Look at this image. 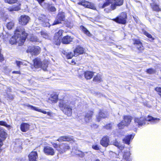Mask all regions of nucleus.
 <instances>
[{"mask_svg": "<svg viewBox=\"0 0 161 161\" xmlns=\"http://www.w3.org/2000/svg\"><path fill=\"white\" fill-rule=\"evenodd\" d=\"M59 106L65 114L70 116L72 114V110L75 108V105L73 102L63 101L60 103Z\"/></svg>", "mask_w": 161, "mask_h": 161, "instance_id": "nucleus-1", "label": "nucleus"}, {"mask_svg": "<svg viewBox=\"0 0 161 161\" xmlns=\"http://www.w3.org/2000/svg\"><path fill=\"white\" fill-rule=\"evenodd\" d=\"M160 119L155 118L152 116H148L147 119L142 117L140 118H136L134 119L136 123H137L139 127L142 126L146 124H148V122H149L151 124H155L159 121Z\"/></svg>", "mask_w": 161, "mask_h": 161, "instance_id": "nucleus-2", "label": "nucleus"}, {"mask_svg": "<svg viewBox=\"0 0 161 161\" xmlns=\"http://www.w3.org/2000/svg\"><path fill=\"white\" fill-rule=\"evenodd\" d=\"M20 41V28L17 27L14 31V35L10 38L9 42L11 44H15L18 43L19 45V42Z\"/></svg>", "mask_w": 161, "mask_h": 161, "instance_id": "nucleus-3", "label": "nucleus"}, {"mask_svg": "<svg viewBox=\"0 0 161 161\" xmlns=\"http://www.w3.org/2000/svg\"><path fill=\"white\" fill-rule=\"evenodd\" d=\"M127 18L126 13L125 12H123L115 18L114 19L112 20L117 23L125 24L126 23Z\"/></svg>", "mask_w": 161, "mask_h": 161, "instance_id": "nucleus-4", "label": "nucleus"}, {"mask_svg": "<svg viewBox=\"0 0 161 161\" xmlns=\"http://www.w3.org/2000/svg\"><path fill=\"white\" fill-rule=\"evenodd\" d=\"M38 19L40 23L44 27H49L51 26V25L48 22L49 20L47 18L46 16L43 14H39Z\"/></svg>", "mask_w": 161, "mask_h": 161, "instance_id": "nucleus-5", "label": "nucleus"}, {"mask_svg": "<svg viewBox=\"0 0 161 161\" xmlns=\"http://www.w3.org/2000/svg\"><path fill=\"white\" fill-rule=\"evenodd\" d=\"M65 19V15L64 12H59L54 22L51 24L52 25L59 24Z\"/></svg>", "mask_w": 161, "mask_h": 161, "instance_id": "nucleus-6", "label": "nucleus"}, {"mask_svg": "<svg viewBox=\"0 0 161 161\" xmlns=\"http://www.w3.org/2000/svg\"><path fill=\"white\" fill-rule=\"evenodd\" d=\"M38 3L44 8L47 9L51 12H53L56 11V8L54 6H51L48 3H46L45 1H37Z\"/></svg>", "mask_w": 161, "mask_h": 161, "instance_id": "nucleus-7", "label": "nucleus"}, {"mask_svg": "<svg viewBox=\"0 0 161 161\" xmlns=\"http://www.w3.org/2000/svg\"><path fill=\"white\" fill-rule=\"evenodd\" d=\"M27 53H30L33 55H37L40 52V48L38 46H31L28 47L27 50Z\"/></svg>", "mask_w": 161, "mask_h": 161, "instance_id": "nucleus-8", "label": "nucleus"}, {"mask_svg": "<svg viewBox=\"0 0 161 161\" xmlns=\"http://www.w3.org/2000/svg\"><path fill=\"white\" fill-rule=\"evenodd\" d=\"M114 2L111 3V8H105L104 11L106 13H108L111 11V9L114 10L115 9L117 6H120L123 4V1H114Z\"/></svg>", "mask_w": 161, "mask_h": 161, "instance_id": "nucleus-9", "label": "nucleus"}, {"mask_svg": "<svg viewBox=\"0 0 161 161\" xmlns=\"http://www.w3.org/2000/svg\"><path fill=\"white\" fill-rule=\"evenodd\" d=\"M70 147L67 143H62L59 145V149L58 151L60 153H63L70 149Z\"/></svg>", "mask_w": 161, "mask_h": 161, "instance_id": "nucleus-10", "label": "nucleus"}, {"mask_svg": "<svg viewBox=\"0 0 161 161\" xmlns=\"http://www.w3.org/2000/svg\"><path fill=\"white\" fill-rule=\"evenodd\" d=\"M78 4L86 8L92 9L95 8L94 4L87 1H81V2H79Z\"/></svg>", "mask_w": 161, "mask_h": 161, "instance_id": "nucleus-11", "label": "nucleus"}, {"mask_svg": "<svg viewBox=\"0 0 161 161\" xmlns=\"http://www.w3.org/2000/svg\"><path fill=\"white\" fill-rule=\"evenodd\" d=\"M7 133L4 130L0 127V147L3 145L2 141L4 140L6 137Z\"/></svg>", "mask_w": 161, "mask_h": 161, "instance_id": "nucleus-12", "label": "nucleus"}, {"mask_svg": "<svg viewBox=\"0 0 161 161\" xmlns=\"http://www.w3.org/2000/svg\"><path fill=\"white\" fill-rule=\"evenodd\" d=\"M43 150L45 153L47 155H53L55 153L54 149L49 146L45 147Z\"/></svg>", "mask_w": 161, "mask_h": 161, "instance_id": "nucleus-13", "label": "nucleus"}, {"mask_svg": "<svg viewBox=\"0 0 161 161\" xmlns=\"http://www.w3.org/2000/svg\"><path fill=\"white\" fill-rule=\"evenodd\" d=\"M26 106L31 109L42 113L44 114H47L49 116H51V113L50 112H47L45 111L39 109L38 108L36 107L33 106L29 104H28Z\"/></svg>", "mask_w": 161, "mask_h": 161, "instance_id": "nucleus-14", "label": "nucleus"}, {"mask_svg": "<svg viewBox=\"0 0 161 161\" xmlns=\"http://www.w3.org/2000/svg\"><path fill=\"white\" fill-rule=\"evenodd\" d=\"M27 80V82L26 83L28 85L35 86L36 83V78L32 76H31L30 78H28L27 76L25 77Z\"/></svg>", "mask_w": 161, "mask_h": 161, "instance_id": "nucleus-15", "label": "nucleus"}, {"mask_svg": "<svg viewBox=\"0 0 161 161\" xmlns=\"http://www.w3.org/2000/svg\"><path fill=\"white\" fill-rule=\"evenodd\" d=\"M63 32V31L62 30H60L58 32L55 33L54 36V39L57 41V43H56L57 45H58L60 43L61 36L62 35Z\"/></svg>", "mask_w": 161, "mask_h": 161, "instance_id": "nucleus-16", "label": "nucleus"}, {"mask_svg": "<svg viewBox=\"0 0 161 161\" xmlns=\"http://www.w3.org/2000/svg\"><path fill=\"white\" fill-rule=\"evenodd\" d=\"M84 52V49L82 47L78 46L74 51V56H77L79 54H82Z\"/></svg>", "mask_w": 161, "mask_h": 161, "instance_id": "nucleus-17", "label": "nucleus"}, {"mask_svg": "<svg viewBox=\"0 0 161 161\" xmlns=\"http://www.w3.org/2000/svg\"><path fill=\"white\" fill-rule=\"evenodd\" d=\"M133 43L135 45L137 48L140 51L143 50L144 49L141 42L139 39L134 40Z\"/></svg>", "mask_w": 161, "mask_h": 161, "instance_id": "nucleus-18", "label": "nucleus"}, {"mask_svg": "<svg viewBox=\"0 0 161 161\" xmlns=\"http://www.w3.org/2000/svg\"><path fill=\"white\" fill-rule=\"evenodd\" d=\"M109 140L107 136L103 137L100 141V144L104 147H107L109 144Z\"/></svg>", "mask_w": 161, "mask_h": 161, "instance_id": "nucleus-19", "label": "nucleus"}, {"mask_svg": "<svg viewBox=\"0 0 161 161\" xmlns=\"http://www.w3.org/2000/svg\"><path fill=\"white\" fill-rule=\"evenodd\" d=\"M30 17L26 15L21 16V25H26L29 21Z\"/></svg>", "mask_w": 161, "mask_h": 161, "instance_id": "nucleus-20", "label": "nucleus"}, {"mask_svg": "<svg viewBox=\"0 0 161 161\" xmlns=\"http://www.w3.org/2000/svg\"><path fill=\"white\" fill-rule=\"evenodd\" d=\"M134 135L132 134L129 135L125 136V138L123 139V141L125 143L129 145L130 141L134 137Z\"/></svg>", "mask_w": 161, "mask_h": 161, "instance_id": "nucleus-21", "label": "nucleus"}, {"mask_svg": "<svg viewBox=\"0 0 161 161\" xmlns=\"http://www.w3.org/2000/svg\"><path fill=\"white\" fill-rule=\"evenodd\" d=\"M30 161H36V158L38 157L37 153L36 151L32 152L29 155Z\"/></svg>", "mask_w": 161, "mask_h": 161, "instance_id": "nucleus-22", "label": "nucleus"}, {"mask_svg": "<svg viewBox=\"0 0 161 161\" xmlns=\"http://www.w3.org/2000/svg\"><path fill=\"white\" fill-rule=\"evenodd\" d=\"M93 113L92 111H89L86 113L84 119L86 123H88L91 121Z\"/></svg>", "mask_w": 161, "mask_h": 161, "instance_id": "nucleus-23", "label": "nucleus"}, {"mask_svg": "<svg viewBox=\"0 0 161 161\" xmlns=\"http://www.w3.org/2000/svg\"><path fill=\"white\" fill-rule=\"evenodd\" d=\"M73 140L72 137L68 136H63L59 137L57 141L61 142L62 141H70Z\"/></svg>", "mask_w": 161, "mask_h": 161, "instance_id": "nucleus-24", "label": "nucleus"}, {"mask_svg": "<svg viewBox=\"0 0 161 161\" xmlns=\"http://www.w3.org/2000/svg\"><path fill=\"white\" fill-rule=\"evenodd\" d=\"M21 32H22V34H21V46L25 42L28 36L27 33H26L24 31H23L22 29L21 28Z\"/></svg>", "mask_w": 161, "mask_h": 161, "instance_id": "nucleus-25", "label": "nucleus"}, {"mask_svg": "<svg viewBox=\"0 0 161 161\" xmlns=\"http://www.w3.org/2000/svg\"><path fill=\"white\" fill-rule=\"evenodd\" d=\"M30 125L27 123L23 122L21 124V130L23 132H26L29 130Z\"/></svg>", "mask_w": 161, "mask_h": 161, "instance_id": "nucleus-26", "label": "nucleus"}, {"mask_svg": "<svg viewBox=\"0 0 161 161\" xmlns=\"http://www.w3.org/2000/svg\"><path fill=\"white\" fill-rule=\"evenodd\" d=\"M72 39L69 36H64L62 39V42L64 44H69L72 41Z\"/></svg>", "mask_w": 161, "mask_h": 161, "instance_id": "nucleus-27", "label": "nucleus"}, {"mask_svg": "<svg viewBox=\"0 0 161 161\" xmlns=\"http://www.w3.org/2000/svg\"><path fill=\"white\" fill-rule=\"evenodd\" d=\"M111 142L112 144L117 147L120 150H122L124 148V145L120 144L116 140Z\"/></svg>", "mask_w": 161, "mask_h": 161, "instance_id": "nucleus-28", "label": "nucleus"}, {"mask_svg": "<svg viewBox=\"0 0 161 161\" xmlns=\"http://www.w3.org/2000/svg\"><path fill=\"white\" fill-rule=\"evenodd\" d=\"M42 62L39 58H37L33 60L34 66L36 68H40L41 66Z\"/></svg>", "mask_w": 161, "mask_h": 161, "instance_id": "nucleus-29", "label": "nucleus"}, {"mask_svg": "<svg viewBox=\"0 0 161 161\" xmlns=\"http://www.w3.org/2000/svg\"><path fill=\"white\" fill-rule=\"evenodd\" d=\"M131 119V117L130 116H125L124 117V120L122 121H124V125H126L127 126L130 124Z\"/></svg>", "mask_w": 161, "mask_h": 161, "instance_id": "nucleus-30", "label": "nucleus"}, {"mask_svg": "<svg viewBox=\"0 0 161 161\" xmlns=\"http://www.w3.org/2000/svg\"><path fill=\"white\" fill-rule=\"evenodd\" d=\"M130 152L129 151H125L124 153L123 158L126 161H130L131 159L130 157Z\"/></svg>", "mask_w": 161, "mask_h": 161, "instance_id": "nucleus-31", "label": "nucleus"}, {"mask_svg": "<svg viewBox=\"0 0 161 161\" xmlns=\"http://www.w3.org/2000/svg\"><path fill=\"white\" fill-rule=\"evenodd\" d=\"M107 115L102 112V111L100 110L99 114L97 116V120L99 122L101 118H105L107 117Z\"/></svg>", "mask_w": 161, "mask_h": 161, "instance_id": "nucleus-32", "label": "nucleus"}, {"mask_svg": "<svg viewBox=\"0 0 161 161\" xmlns=\"http://www.w3.org/2000/svg\"><path fill=\"white\" fill-rule=\"evenodd\" d=\"M152 8L154 11H158L161 10V8L159 7V5L154 2L150 3Z\"/></svg>", "mask_w": 161, "mask_h": 161, "instance_id": "nucleus-33", "label": "nucleus"}, {"mask_svg": "<svg viewBox=\"0 0 161 161\" xmlns=\"http://www.w3.org/2000/svg\"><path fill=\"white\" fill-rule=\"evenodd\" d=\"M93 75V73L91 71H86L84 73V76L86 79H91Z\"/></svg>", "mask_w": 161, "mask_h": 161, "instance_id": "nucleus-34", "label": "nucleus"}, {"mask_svg": "<svg viewBox=\"0 0 161 161\" xmlns=\"http://www.w3.org/2000/svg\"><path fill=\"white\" fill-rule=\"evenodd\" d=\"M80 28L82 30L83 32L87 36H91V34L90 32L86 28L84 27L83 25H81L80 26Z\"/></svg>", "mask_w": 161, "mask_h": 161, "instance_id": "nucleus-35", "label": "nucleus"}, {"mask_svg": "<svg viewBox=\"0 0 161 161\" xmlns=\"http://www.w3.org/2000/svg\"><path fill=\"white\" fill-rule=\"evenodd\" d=\"M64 55H65L66 58L68 59H71L74 56V54L72 52H70L69 53L66 52L65 51L63 52Z\"/></svg>", "mask_w": 161, "mask_h": 161, "instance_id": "nucleus-36", "label": "nucleus"}, {"mask_svg": "<svg viewBox=\"0 0 161 161\" xmlns=\"http://www.w3.org/2000/svg\"><path fill=\"white\" fill-rule=\"evenodd\" d=\"M30 40L32 42H40L39 39L37 38V37L34 36V35L33 34H31L30 35Z\"/></svg>", "mask_w": 161, "mask_h": 161, "instance_id": "nucleus-37", "label": "nucleus"}, {"mask_svg": "<svg viewBox=\"0 0 161 161\" xmlns=\"http://www.w3.org/2000/svg\"><path fill=\"white\" fill-rule=\"evenodd\" d=\"M47 61H44L43 62H42L41 66L40 67L41 68L44 70H47Z\"/></svg>", "mask_w": 161, "mask_h": 161, "instance_id": "nucleus-38", "label": "nucleus"}, {"mask_svg": "<svg viewBox=\"0 0 161 161\" xmlns=\"http://www.w3.org/2000/svg\"><path fill=\"white\" fill-rule=\"evenodd\" d=\"M142 32L147 37L150 38L151 40L152 41L153 40H154V38L152 36L148 33L146 31L144 30H142Z\"/></svg>", "mask_w": 161, "mask_h": 161, "instance_id": "nucleus-39", "label": "nucleus"}, {"mask_svg": "<svg viewBox=\"0 0 161 161\" xmlns=\"http://www.w3.org/2000/svg\"><path fill=\"white\" fill-rule=\"evenodd\" d=\"M49 99L51 100L52 103H56L57 102L58 99V96L56 95H54L53 96H51Z\"/></svg>", "mask_w": 161, "mask_h": 161, "instance_id": "nucleus-40", "label": "nucleus"}, {"mask_svg": "<svg viewBox=\"0 0 161 161\" xmlns=\"http://www.w3.org/2000/svg\"><path fill=\"white\" fill-rule=\"evenodd\" d=\"M146 71L148 74H155L156 72V70L153 69L149 68L147 69Z\"/></svg>", "mask_w": 161, "mask_h": 161, "instance_id": "nucleus-41", "label": "nucleus"}, {"mask_svg": "<svg viewBox=\"0 0 161 161\" xmlns=\"http://www.w3.org/2000/svg\"><path fill=\"white\" fill-rule=\"evenodd\" d=\"M14 23L13 21H11L8 22L7 25V27L9 30H11L14 26Z\"/></svg>", "mask_w": 161, "mask_h": 161, "instance_id": "nucleus-42", "label": "nucleus"}, {"mask_svg": "<svg viewBox=\"0 0 161 161\" xmlns=\"http://www.w3.org/2000/svg\"><path fill=\"white\" fill-rule=\"evenodd\" d=\"M42 36L44 38L46 39H47L49 38V36L47 33L45 31H42L40 32Z\"/></svg>", "mask_w": 161, "mask_h": 161, "instance_id": "nucleus-43", "label": "nucleus"}, {"mask_svg": "<svg viewBox=\"0 0 161 161\" xmlns=\"http://www.w3.org/2000/svg\"><path fill=\"white\" fill-rule=\"evenodd\" d=\"M93 81L99 82L101 80V76L99 75H97L95 76L93 79Z\"/></svg>", "mask_w": 161, "mask_h": 161, "instance_id": "nucleus-44", "label": "nucleus"}, {"mask_svg": "<svg viewBox=\"0 0 161 161\" xmlns=\"http://www.w3.org/2000/svg\"><path fill=\"white\" fill-rule=\"evenodd\" d=\"M65 25L67 27L70 28H72L73 26V23L69 21L66 22Z\"/></svg>", "mask_w": 161, "mask_h": 161, "instance_id": "nucleus-45", "label": "nucleus"}, {"mask_svg": "<svg viewBox=\"0 0 161 161\" xmlns=\"http://www.w3.org/2000/svg\"><path fill=\"white\" fill-rule=\"evenodd\" d=\"M0 125L4 126L7 128H9L10 127V125H8L6 122L3 121H0Z\"/></svg>", "mask_w": 161, "mask_h": 161, "instance_id": "nucleus-46", "label": "nucleus"}, {"mask_svg": "<svg viewBox=\"0 0 161 161\" xmlns=\"http://www.w3.org/2000/svg\"><path fill=\"white\" fill-rule=\"evenodd\" d=\"M8 9L10 11H18L19 9V6H17L13 8H9Z\"/></svg>", "mask_w": 161, "mask_h": 161, "instance_id": "nucleus-47", "label": "nucleus"}, {"mask_svg": "<svg viewBox=\"0 0 161 161\" xmlns=\"http://www.w3.org/2000/svg\"><path fill=\"white\" fill-rule=\"evenodd\" d=\"M124 121H122L120 123L118 124V127L119 129L123 128L125 126H126V125H124Z\"/></svg>", "mask_w": 161, "mask_h": 161, "instance_id": "nucleus-48", "label": "nucleus"}, {"mask_svg": "<svg viewBox=\"0 0 161 161\" xmlns=\"http://www.w3.org/2000/svg\"><path fill=\"white\" fill-rule=\"evenodd\" d=\"M110 3V1H107L103 5L102 8H104L109 5Z\"/></svg>", "mask_w": 161, "mask_h": 161, "instance_id": "nucleus-49", "label": "nucleus"}, {"mask_svg": "<svg viewBox=\"0 0 161 161\" xmlns=\"http://www.w3.org/2000/svg\"><path fill=\"white\" fill-rule=\"evenodd\" d=\"M155 90L161 96V88L160 87H157L155 88Z\"/></svg>", "mask_w": 161, "mask_h": 161, "instance_id": "nucleus-50", "label": "nucleus"}, {"mask_svg": "<svg viewBox=\"0 0 161 161\" xmlns=\"http://www.w3.org/2000/svg\"><path fill=\"white\" fill-rule=\"evenodd\" d=\"M112 125L111 124H109L107 125H106L104 127L105 128L107 129H110L112 128Z\"/></svg>", "mask_w": 161, "mask_h": 161, "instance_id": "nucleus-51", "label": "nucleus"}, {"mask_svg": "<svg viewBox=\"0 0 161 161\" xmlns=\"http://www.w3.org/2000/svg\"><path fill=\"white\" fill-rule=\"evenodd\" d=\"M53 145L55 148L58 151V149H59V145H58L57 144L55 143H53Z\"/></svg>", "mask_w": 161, "mask_h": 161, "instance_id": "nucleus-52", "label": "nucleus"}, {"mask_svg": "<svg viewBox=\"0 0 161 161\" xmlns=\"http://www.w3.org/2000/svg\"><path fill=\"white\" fill-rule=\"evenodd\" d=\"M92 148L95 150H98L99 149V147L97 145H93L92 146Z\"/></svg>", "mask_w": 161, "mask_h": 161, "instance_id": "nucleus-53", "label": "nucleus"}, {"mask_svg": "<svg viewBox=\"0 0 161 161\" xmlns=\"http://www.w3.org/2000/svg\"><path fill=\"white\" fill-rule=\"evenodd\" d=\"M5 1V3H10V4H12V3H15V2H13V1H14L9 0V1Z\"/></svg>", "mask_w": 161, "mask_h": 161, "instance_id": "nucleus-54", "label": "nucleus"}, {"mask_svg": "<svg viewBox=\"0 0 161 161\" xmlns=\"http://www.w3.org/2000/svg\"><path fill=\"white\" fill-rule=\"evenodd\" d=\"M3 60V56L1 53V49H0V62H1Z\"/></svg>", "mask_w": 161, "mask_h": 161, "instance_id": "nucleus-55", "label": "nucleus"}, {"mask_svg": "<svg viewBox=\"0 0 161 161\" xmlns=\"http://www.w3.org/2000/svg\"><path fill=\"white\" fill-rule=\"evenodd\" d=\"M12 73H16V74H19L20 72H19V71H13Z\"/></svg>", "mask_w": 161, "mask_h": 161, "instance_id": "nucleus-56", "label": "nucleus"}, {"mask_svg": "<svg viewBox=\"0 0 161 161\" xmlns=\"http://www.w3.org/2000/svg\"><path fill=\"white\" fill-rule=\"evenodd\" d=\"M16 63L17 65L19 67L20 65V61H16Z\"/></svg>", "mask_w": 161, "mask_h": 161, "instance_id": "nucleus-57", "label": "nucleus"}, {"mask_svg": "<svg viewBox=\"0 0 161 161\" xmlns=\"http://www.w3.org/2000/svg\"><path fill=\"white\" fill-rule=\"evenodd\" d=\"M111 153H112L114 156L115 155L116 157H117V158L119 157L117 156V154L115 153L112 152H111L110 153L111 154Z\"/></svg>", "mask_w": 161, "mask_h": 161, "instance_id": "nucleus-58", "label": "nucleus"}, {"mask_svg": "<svg viewBox=\"0 0 161 161\" xmlns=\"http://www.w3.org/2000/svg\"><path fill=\"white\" fill-rule=\"evenodd\" d=\"M133 17L134 20H135V21L137 23L138 21V19H137L138 18L137 17V18L135 17H134V16Z\"/></svg>", "mask_w": 161, "mask_h": 161, "instance_id": "nucleus-59", "label": "nucleus"}, {"mask_svg": "<svg viewBox=\"0 0 161 161\" xmlns=\"http://www.w3.org/2000/svg\"><path fill=\"white\" fill-rule=\"evenodd\" d=\"M19 22H20V20L19 19Z\"/></svg>", "mask_w": 161, "mask_h": 161, "instance_id": "nucleus-60", "label": "nucleus"}, {"mask_svg": "<svg viewBox=\"0 0 161 161\" xmlns=\"http://www.w3.org/2000/svg\"><path fill=\"white\" fill-rule=\"evenodd\" d=\"M75 153L76 154H78V153Z\"/></svg>", "mask_w": 161, "mask_h": 161, "instance_id": "nucleus-61", "label": "nucleus"}, {"mask_svg": "<svg viewBox=\"0 0 161 161\" xmlns=\"http://www.w3.org/2000/svg\"><path fill=\"white\" fill-rule=\"evenodd\" d=\"M20 63H21V64H22V62H21Z\"/></svg>", "mask_w": 161, "mask_h": 161, "instance_id": "nucleus-62", "label": "nucleus"}, {"mask_svg": "<svg viewBox=\"0 0 161 161\" xmlns=\"http://www.w3.org/2000/svg\"><path fill=\"white\" fill-rule=\"evenodd\" d=\"M95 126L97 127V125H95Z\"/></svg>", "mask_w": 161, "mask_h": 161, "instance_id": "nucleus-63", "label": "nucleus"}, {"mask_svg": "<svg viewBox=\"0 0 161 161\" xmlns=\"http://www.w3.org/2000/svg\"><path fill=\"white\" fill-rule=\"evenodd\" d=\"M72 62H73V60H72Z\"/></svg>", "mask_w": 161, "mask_h": 161, "instance_id": "nucleus-64", "label": "nucleus"}]
</instances>
